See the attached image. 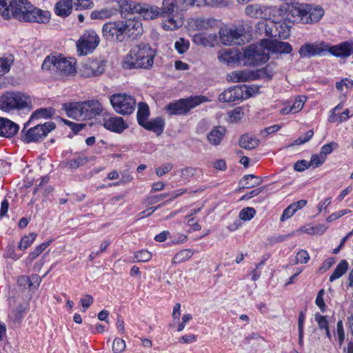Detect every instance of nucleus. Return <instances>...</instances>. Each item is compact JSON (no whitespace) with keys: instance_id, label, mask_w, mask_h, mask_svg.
Returning <instances> with one entry per match:
<instances>
[{"instance_id":"obj_1","label":"nucleus","mask_w":353,"mask_h":353,"mask_svg":"<svg viewBox=\"0 0 353 353\" xmlns=\"http://www.w3.org/2000/svg\"><path fill=\"white\" fill-rule=\"evenodd\" d=\"M154 52L149 44L140 43L131 48L123 61L125 69H147L153 64Z\"/></svg>"},{"instance_id":"obj_2","label":"nucleus","mask_w":353,"mask_h":353,"mask_svg":"<svg viewBox=\"0 0 353 353\" xmlns=\"http://www.w3.org/2000/svg\"><path fill=\"white\" fill-rule=\"evenodd\" d=\"M63 108L69 117L82 121L99 115L103 110L101 103L97 99L65 103Z\"/></svg>"},{"instance_id":"obj_3","label":"nucleus","mask_w":353,"mask_h":353,"mask_svg":"<svg viewBox=\"0 0 353 353\" xmlns=\"http://www.w3.org/2000/svg\"><path fill=\"white\" fill-rule=\"evenodd\" d=\"M31 104L30 97L21 92H6L0 97V109L6 112L30 108Z\"/></svg>"},{"instance_id":"obj_4","label":"nucleus","mask_w":353,"mask_h":353,"mask_svg":"<svg viewBox=\"0 0 353 353\" xmlns=\"http://www.w3.org/2000/svg\"><path fill=\"white\" fill-rule=\"evenodd\" d=\"M243 53H241L243 65L255 66L263 64L269 60L268 50L263 43V40L259 44L250 45L242 48Z\"/></svg>"},{"instance_id":"obj_5","label":"nucleus","mask_w":353,"mask_h":353,"mask_svg":"<svg viewBox=\"0 0 353 353\" xmlns=\"http://www.w3.org/2000/svg\"><path fill=\"white\" fill-rule=\"evenodd\" d=\"M207 101L208 99L204 96L191 97L170 103L165 108L170 115L185 114L191 109Z\"/></svg>"},{"instance_id":"obj_6","label":"nucleus","mask_w":353,"mask_h":353,"mask_svg":"<svg viewBox=\"0 0 353 353\" xmlns=\"http://www.w3.org/2000/svg\"><path fill=\"white\" fill-rule=\"evenodd\" d=\"M110 101L114 110L121 114H130L135 110V99L126 94H114L110 97Z\"/></svg>"},{"instance_id":"obj_7","label":"nucleus","mask_w":353,"mask_h":353,"mask_svg":"<svg viewBox=\"0 0 353 353\" xmlns=\"http://www.w3.org/2000/svg\"><path fill=\"white\" fill-rule=\"evenodd\" d=\"M291 23H289L285 18L283 21L275 22L271 20L261 21L259 26L264 28L266 35L271 37H279L282 39H287L289 36Z\"/></svg>"},{"instance_id":"obj_8","label":"nucleus","mask_w":353,"mask_h":353,"mask_svg":"<svg viewBox=\"0 0 353 353\" xmlns=\"http://www.w3.org/2000/svg\"><path fill=\"white\" fill-rule=\"evenodd\" d=\"M32 5L27 0H11L8 5V10L3 14L5 19L13 17L19 21H26L28 10Z\"/></svg>"},{"instance_id":"obj_9","label":"nucleus","mask_w":353,"mask_h":353,"mask_svg":"<svg viewBox=\"0 0 353 353\" xmlns=\"http://www.w3.org/2000/svg\"><path fill=\"white\" fill-rule=\"evenodd\" d=\"M100 38L94 30L85 31L77 42V52L80 55H87L99 46Z\"/></svg>"},{"instance_id":"obj_10","label":"nucleus","mask_w":353,"mask_h":353,"mask_svg":"<svg viewBox=\"0 0 353 353\" xmlns=\"http://www.w3.org/2000/svg\"><path fill=\"white\" fill-rule=\"evenodd\" d=\"M102 34L109 41L122 42L125 39L123 21H108L102 27Z\"/></svg>"},{"instance_id":"obj_11","label":"nucleus","mask_w":353,"mask_h":353,"mask_svg":"<svg viewBox=\"0 0 353 353\" xmlns=\"http://www.w3.org/2000/svg\"><path fill=\"white\" fill-rule=\"evenodd\" d=\"M245 85H235L230 87L223 91L219 96V101L223 103H230L241 100L243 98H248L252 96V90ZM254 92V90H252Z\"/></svg>"},{"instance_id":"obj_12","label":"nucleus","mask_w":353,"mask_h":353,"mask_svg":"<svg viewBox=\"0 0 353 353\" xmlns=\"http://www.w3.org/2000/svg\"><path fill=\"white\" fill-rule=\"evenodd\" d=\"M220 40L224 45L241 46L245 43V34L243 28H225L219 32Z\"/></svg>"},{"instance_id":"obj_13","label":"nucleus","mask_w":353,"mask_h":353,"mask_svg":"<svg viewBox=\"0 0 353 353\" xmlns=\"http://www.w3.org/2000/svg\"><path fill=\"white\" fill-rule=\"evenodd\" d=\"M55 124L52 122H46L43 124H38L29 129L25 134V140L27 142L38 141L45 137L48 132L54 130Z\"/></svg>"},{"instance_id":"obj_14","label":"nucleus","mask_w":353,"mask_h":353,"mask_svg":"<svg viewBox=\"0 0 353 353\" xmlns=\"http://www.w3.org/2000/svg\"><path fill=\"white\" fill-rule=\"evenodd\" d=\"M327 52V44L324 42L305 43L299 50L301 57H311L316 55H325Z\"/></svg>"},{"instance_id":"obj_15","label":"nucleus","mask_w":353,"mask_h":353,"mask_svg":"<svg viewBox=\"0 0 353 353\" xmlns=\"http://www.w3.org/2000/svg\"><path fill=\"white\" fill-rule=\"evenodd\" d=\"M307 4H296L289 6L288 10L285 12V20L289 23H294L299 21L305 23L306 9Z\"/></svg>"},{"instance_id":"obj_16","label":"nucleus","mask_w":353,"mask_h":353,"mask_svg":"<svg viewBox=\"0 0 353 353\" xmlns=\"http://www.w3.org/2000/svg\"><path fill=\"white\" fill-rule=\"evenodd\" d=\"M159 16L163 17L161 26L165 31H174L181 28L184 23L183 18L178 12L171 14H159Z\"/></svg>"},{"instance_id":"obj_17","label":"nucleus","mask_w":353,"mask_h":353,"mask_svg":"<svg viewBox=\"0 0 353 353\" xmlns=\"http://www.w3.org/2000/svg\"><path fill=\"white\" fill-rule=\"evenodd\" d=\"M54 68L60 74H73L76 72L75 61L73 59H68L63 57L62 55H57V61L54 63Z\"/></svg>"},{"instance_id":"obj_18","label":"nucleus","mask_w":353,"mask_h":353,"mask_svg":"<svg viewBox=\"0 0 353 353\" xmlns=\"http://www.w3.org/2000/svg\"><path fill=\"white\" fill-rule=\"evenodd\" d=\"M263 43L267 50H268V57L270 53L274 54H290L292 51V46L284 41L264 39Z\"/></svg>"},{"instance_id":"obj_19","label":"nucleus","mask_w":353,"mask_h":353,"mask_svg":"<svg viewBox=\"0 0 353 353\" xmlns=\"http://www.w3.org/2000/svg\"><path fill=\"white\" fill-rule=\"evenodd\" d=\"M123 21L125 39H137L142 34L143 27L140 21L131 19Z\"/></svg>"},{"instance_id":"obj_20","label":"nucleus","mask_w":353,"mask_h":353,"mask_svg":"<svg viewBox=\"0 0 353 353\" xmlns=\"http://www.w3.org/2000/svg\"><path fill=\"white\" fill-rule=\"evenodd\" d=\"M150 114L148 105L145 103H139L137 120L139 123L147 130H154V121H148Z\"/></svg>"},{"instance_id":"obj_21","label":"nucleus","mask_w":353,"mask_h":353,"mask_svg":"<svg viewBox=\"0 0 353 353\" xmlns=\"http://www.w3.org/2000/svg\"><path fill=\"white\" fill-rule=\"evenodd\" d=\"M103 126L108 130L121 133L128 128L123 118L120 117H109L103 120Z\"/></svg>"},{"instance_id":"obj_22","label":"nucleus","mask_w":353,"mask_h":353,"mask_svg":"<svg viewBox=\"0 0 353 353\" xmlns=\"http://www.w3.org/2000/svg\"><path fill=\"white\" fill-rule=\"evenodd\" d=\"M28 12V14L25 21L27 22L46 23L50 19V14L48 11L36 8L33 6L29 9Z\"/></svg>"},{"instance_id":"obj_23","label":"nucleus","mask_w":353,"mask_h":353,"mask_svg":"<svg viewBox=\"0 0 353 353\" xmlns=\"http://www.w3.org/2000/svg\"><path fill=\"white\" fill-rule=\"evenodd\" d=\"M103 72V67L97 61H90L84 63L80 69L81 74L85 77L97 76Z\"/></svg>"},{"instance_id":"obj_24","label":"nucleus","mask_w":353,"mask_h":353,"mask_svg":"<svg viewBox=\"0 0 353 353\" xmlns=\"http://www.w3.org/2000/svg\"><path fill=\"white\" fill-rule=\"evenodd\" d=\"M19 125L13 121L0 118V136L5 137H12L19 131Z\"/></svg>"},{"instance_id":"obj_25","label":"nucleus","mask_w":353,"mask_h":353,"mask_svg":"<svg viewBox=\"0 0 353 353\" xmlns=\"http://www.w3.org/2000/svg\"><path fill=\"white\" fill-rule=\"evenodd\" d=\"M193 42L198 46L203 47H213L217 41L216 34H196L192 39Z\"/></svg>"},{"instance_id":"obj_26","label":"nucleus","mask_w":353,"mask_h":353,"mask_svg":"<svg viewBox=\"0 0 353 353\" xmlns=\"http://www.w3.org/2000/svg\"><path fill=\"white\" fill-rule=\"evenodd\" d=\"M219 59L221 62L227 64L236 63L242 61L241 52L238 50H225L220 52Z\"/></svg>"},{"instance_id":"obj_27","label":"nucleus","mask_w":353,"mask_h":353,"mask_svg":"<svg viewBox=\"0 0 353 353\" xmlns=\"http://www.w3.org/2000/svg\"><path fill=\"white\" fill-rule=\"evenodd\" d=\"M255 75L248 70L234 71L227 75V80L232 82H243L254 80Z\"/></svg>"},{"instance_id":"obj_28","label":"nucleus","mask_w":353,"mask_h":353,"mask_svg":"<svg viewBox=\"0 0 353 353\" xmlns=\"http://www.w3.org/2000/svg\"><path fill=\"white\" fill-rule=\"evenodd\" d=\"M226 129L222 126L214 128L208 134V140L210 144L219 145L223 140Z\"/></svg>"},{"instance_id":"obj_29","label":"nucleus","mask_w":353,"mask_h":353,"mask_svg":"<svg viewBox=\"0 0 353 353\" xmlns=\"http://www.w3.org/2000/svg\"><path fill=\"white\" fill-rule=\"evenodd\" d=\"M308 8L306 9V15L305 23L316 22L323 17L324 12L321 8L313 7L312 5L307 4Z\"/></svg>"},{"instance_id":"obj_30","label":"nucleus","mask_w":353,"mask_h":353,"mask_svg":"<svg viewBox=\"0 0 353 353\" xmlns=\"http://www.w3.org/2000/svg\"><path fill=\"white\" fill-rule=\"evenodd\" d=\"M118 13V10L114 8H105L101 10H94L90 14L92 19L104 20L110 19Z\"/></svg>"},{"instance_id":"obj_31","label":"nucleus","mask_w":353,"mask_h":353,"mask_svg":"<svg viewBox=\"0 0 353 353\" xmlns=\"http://www.w3.org/2000/svg\"><path fill=\"white\" fill-rule=\"evenodd\" d=\"M239 143L242 148L252 150L258 147L259 140L252 134H245L239 139Z\"/></svg>"},{"instance_id":"obj_32","label":"nucleus","mask_w":353,"mask_h":353,"mask_svg":"<svg viewBox=\"0 0 353 353\" xmlns=\"http://www.w3.org/2000/svg\"><path fill=\"white\" fill-rule=\"evenodd\" d=\"M117 3L121 12L134 14L141 9L140 3L132 1L119 0Z\"/></svg>"},{"instance_id":"obj_33","label":"nucleus","mask_w":353,"mask_h":353,"mask_svg":"<svg viewBox=\"0 0 353 353\" xmlns=\"http://www.w3.org/2000/svg\"><path fill=\"white\" fill-rule=\"evenodd\" d=\"M175 9H176V0H163L162 7L159 10L156 9V17H159V14H175Z\"/></svg>"},{"instance_id":"obj_34","label":"nucleus","mask_w":353,"mask_h":353,"mask_svg":"<svg viewBox=\"0 0 353 353\" xmlns=\"http://www.w3.org/2000/svg\"><path fill=\"white\" fill-rule=\"evenodd\" d=\"M72 8L71 0H61L56 4L55 13L61 17H66L71 12Z\"/></svg>"},{"instance_id":"obj_35","label":"nucleus","mask_w":353,"mask_h":353,"mask_svg":"<svg viewBox=\"0 0 353 353\" xmlns=\"http://www.w3.org/2000/svg\"><path fill=\"white\" fill-rule=\"evenodd\" d=\"M265 7L259 4H252L248 6L245 9V14L252 18H262L264 14Z\"/></svg>"},{"instance_id":"obj_36","label":"nucleus","mask_w":353,"mask_h":353,"mask_svg":"<svg viewBox=\"0 0 353 353\" xmlns=\"http://www.w3.org/2000/svg\"><path fill=\"white\" fill-rule=\"evenodd\" d=\"M214 23L213 19L198 18L192 20L191 26L196 30H203L214 26Z\"/></svg>"},{"instance_id":"obj_37","label":"nucleus","mask_w":353,"mask_h":353,"mask_svg":"<svg viewBox=\"0 0 353 353\" xmlns=\"http://www.w3.org/2000/svg\"><path fill=\"white\" fill-rule=\"evenodd\" d=\"M240 183H243V188L249 189L260 185L262 179L254 174H247L241 179Z\"/></svg>"},{"instance_id":"obj_38","label":"nucleus","mask_w":353,"mask_h":353,"mask_svg":"<svg viewBox=\"0 0 353 353\" xmlns=\"http://www.w3.org/2000/svg\"><path fill=\"white\" fill-rule=\"evenodd\" d=\"M349 264L346 260H342L337 265L332 274L330 276V281H334L341 277L348 270Z\"/></svg>"},{"instance_id":"obj_39","label":"nucleus","mask_w":353,"mask_h":353,"mask_svg":"<svg viewBox=\"0 0 353 353\" xmlns=\"http://www.w3.org/2000/svg\"><path fill=\"white\" fill-rule=\"evenodd\" d=\"M54 114V110L52 108H39L35 110L31 115L30 121L38 119L50 118Z\"/></svg>"},{"instance_id":"obj_40","label":"nucleus","mask_w":353,"mask_h":353,"mask_svg":"<svg viewBox=\"0 0 353 353\" xmlns=\"http://www.w3.org/2000/svg\"><path fill=\"white\" fill-rule=\"evenodd\" d=\"M14 62V57L10 54L7 57H0V75H4L8 73L12 64Z\"/></svg>"},{"instance_id":"obj_41","label":"nucleus","mask_w":353,"mask_h":353,"mask_svg":"<svg viewBox=\"0 0 353 353\" xmlns=\"http://www.w3.org/2000/svg\"><path fill=\"white\" fill-rule=\"evenodd\" d=\"M25 313V307L22 305H19L16 308L11 310L9 314V318L14 323H19L21 321Z\"/></svg>"},{"instance_id":"obj_42","label":"nucleus","mask_w":353,"mask_h":353,"mask_svg":"<svg viewBox=\"0 0 353 353\" xmlns=\"http://www.w3.org/2000/svg\"><path fill=\"white\" fill-rule=\"evenodd\" d=\"M194 254V251L191 249H185L177 252L173 261L175 263H180L188 260Z\"/></svg>"},{"instance_id":"obj_43","label":"nucleus","mask_w":353,"mask_h":353,"mask_svg":"<svg viewBox=\"0 0 353 353\" xmlns=\"http://www.w3.org/2000/svg\"><path fill=\"white\" fill-rule=\"evenodd\" d=\"M37 236V234L34 232H32L28 235L24 236L21 238V241L18 245V248L21 250H26L34 241Z\"/></svg>"},{"instance_id":"obj_44","label":"nucleus","mask_w":353,"mask_h":353,"mask_svg":"<svg viewBox=\"0 0 353 353\" xmlns=\"http://www.w3.org/2000/svg\"><path fill=\"white\" fill-rule=\"evenodd\" d=\"M140 6L141 9L137 13L143 17V19L150 20L154 18V11L152 7L142 3H140Z\"/></svg>"},{"instance_id":"obj_45","label":"nucleus","mask_w":353,"mask_h":353,"mask_svg":"<svg viewBox=\"0 0 353 353\" xmlns=\"http://www.w3.org/2000/svg\"><path fill=\"white\" fill-rule=\"evenodd\" d=\"M334 334L336 335V336L337 338L339 347H342V345H343L345 339V334L343 321L341 320H340L337 322L336 330V332H334Z\"/></svg>"},{"instance_id":"obj_46","label":"nucleus","mask_w":353,"mask_h":353,"mask_svg":"<svg viewBox=\"0 0 353 353\" xmlns=\"http://www.w3.org/2000/svg\"><path fill=\"white\" fill-rule=\"evenodd\" d=\"M89 159L86 157L79 156L77 159H71L68 164L71 169H77L79 166L84 165L88 163Z\"/></svg>"},{"instance_id":"obj_47","label":"nucleus","mask_w":353,"mask_h":353,"mask_svg":"<svg viewBox=\"0 0 353 353\" xmlns=\"http://www.w3.org/2000/svg\"><path fill=\"white\" fill-rule=\"evenodd\" d=\"M190 47V42L183 38H180L174 43V48L179 54L185 53Z\"/></svg>"},{"instance_id":"obj_48","label":"nucleus","mask_w":353,"mask_h":353,"mask_svg":"<svg viewBox=\"0 0 353 353\" xmlns=\"http://www.w3.org/2000/svg\"><path fill=\"white\" fill-rule=\"evenodd\" d=\"M255 214L256 210L253 208L247 207L240 211L239 216L243 221H250Z\"/></svg>"},{"instance_id":"obj_49","label":"nucleus","mask_w":353,"mask_h":353,"mask_svg":"<svg viewBox=\"0 0 353 353\" xmlns=\"http://www.w3.org/2000/svg\"><path fill=\"white\" fill-rule=\"evenodd\" d=\"M152 256V254L146 250H141L134 253L136 262H146L149 261Z\"/></svg>"},{"instance_id":"obj_50","label":"nucleus","mask_w":353,"mask_h":353,"mask_svg":"<svg viewBox=\"0 0 353 353\" xmlns=\"http://www.w3.org/2000/svg\"><path fill=\"white\" fill-rule=\"evenodd\" d=\"M50 241L45 242L37 246L34 250L29 254V259L32 261L39 256L50 245Z\"/></svg>"},{"instance_id":"obj_51","label":"nucleus","mask_w":353,"mask_h":353,"mask_svg":"<svg viewBox=\"0 0 353 353\" xmlns=\"http://www.w3.org/2000/svg\"><path fill=\"white\" fill-rule=\"evenodd\" d=\"M126 347L125 342L120 338H115L112 343L114 353H122Z\"/></svg>"},{"instance_id":"obj_52","label":"nucleus","mask_w":353,"mask_h":353,"mask_svg":"<svg viewBox=\"0 0 353 353\" xmlns=\"http://www.w3.org/2000/svg\"><path fill=\"white\" fill-rule=\"evenodd\" d=\"M314 319L316 321L320 330H325L329 327L327 316H323L319 313L315 314Z\"/></svg>"},{"instance_id":"obj_53","label":"nucleus","mask_w":353,"mask_h":353,"mask_svg":"<svg viewBox=\"0 0 353 353\" xmlns=\"http://www.w3.org/2000/svg\"><path fill=\"white\" fill-rule=\"evenodd\" d=\"M353 116V112L351 113V111L349 109H345L339 117L337 119H334V115H330L328 121L331 123L335 122L336 121H338L339 122L341 123L343 121H345L347 120L350 117Z\"/></svg>"},{"instance_id":"obj_54","label":"nucleus","mask_w":353,"mask_h":353,"mask_svg":"<svg viewBox=\"0 0 353 353\" xmlns=\"http://www.w3.org/2000/svg\"><path fill=\"white\" fill-rule=\"evenodd\" d=\"M243 117V112L241 108H237L232 110L229 114V122L235 123L241 120Z\"/></svg>"},{"instance_id":"obj_55","label":"nucleus","mask_w":353,"mask_h":353,"mask_svg":"<svg viewBox=\"0 0 353 353\" xmlns=\"http://www.w3.org/2000/svg\"><path fill=\"white\" fill-rule=\"evenodd\" d=\"M309 259L310 256L308 252L305 250H301L298 252L294 263H306Z\"/></svg>"},{"instance_id":"obj_56","label":"nucleus","mask_w":353,"mask_h":353,"mask_svg":"<svg viewBox=\"0 0 353 353\" xmlns=\"http://www.w3.org/2000/svg\"><path fill=\"white\" fill-rule=\"evenodd\" d=\"M57 61V55L48 56L43 61L42 69L44 70H51L52 67L54 68V63Z\"/></svg>"},{"instance_id":"obj_57","label":"nucleus","mask_w":353,"mask_h":353,"mask_svg":"<svg viewBox=\"0 0 353 353\" xmlns=\"http://www.w3.org/2000/svg\"><path fill=\"white\" fill-rule=\"evenodd\" d=\"M325 161V157L319 154H314L311 157V160L309 162L310 166L313 168H317L322 165Z\"/></svg>"},{"instance_id":"obj_58","label":"nucleus","mask_w":353,"mask_h":353,"mask_svg":"<svg viewBox=\"0 0 353 353\" xmlns=\"http://www.w3.org/2000/svg\"><path fill=\"white\" fill-rule=\"evenodd\" d=\"M337 147L338 144L335 142H331L325 144L321 147L320 154L326 158V155L330 154L332 150Z\"/></svg>"},{"instance_id":"obj_59","label":"nucleus","mask_w":353,"mask_h":353,"mask_svg":"<svg viewBox=\"0 0 353 353\" xmlns=\"http://www.w3.org/2000/svg\"><path fill=\"white\" fill-rule=\"evenodd\" d=\"M327 228V227L326 225L321 224L315 227H312L310 229L305 230L304 231L308 234L321 235L326 231Z\"/></svg>"},{"instance_id":"obj_60","label":"nucleus","mask_w":353,"mask_h":353,"mask_svg":"<svg viewBox=\"0 0 353 353\" xmlns=\"http://www.w3.org/2000/svg\"><path fill=\"white\" fill-rule=\"evenodd\" d=\"M172 169V165L170 163L163 164L161 166L156 168V175L162 176L169 172Z\"/></svg>"},{"instance_id":"obj_61","label":"nucleus","mask_w":353,"mask_h":353,"mask_svg":"<svg viewBox=\"0 0 353 353\" xmlns=\"http://www.w3.org/2000/svg\"><path fill=\"white\" fill-rule=\"evenodd\" d=\"M306 98L305 97H299L297 98L292 105V110H294V113L299 112L303 107L304 103L305 102Z\"/></svg>"},{"instance_id":"obj_62","label":"nucleus","mask_w":353,"mask_h":353,"mask_svg":"<svg viewBox=\"0 0 353 353\" xmlns=\"http://www.w3.org/2000/svg\"><path fill=\"white\" fill-rule=\"evenodd\" d=\"M314 135L313 130H310L307 131L303 136L299 137L295 140L294 143L296 145H301L307 142Z\"/></svg>"},{"instance_id":"obj_63","label":"nucleus","mask_w":353,"mask_h":353,"mask_svg":"<svg viewBox=\"0 0 353 353\" xmlns=\"http://www.w3.org/2000/svg\"><path fill=\"white\" fill-rule=\"evenodd\" d=\"M80 302L85 312L92 304L93 298L91 295L86 294L81 299Z\"/></svg>"},{"instance_id":"obj_64","label":"nucleus","mask_w":353,"mask_h":353,"mask_svg":"<svg viewBox=\"0 0 353 353\" xmlns=\"http://www.w3.org/2000/svg\"><path fill=\"white\" fill-rule=\"evenodd\" d=\"M310 166L309 162L305 160H301L294 163V169L298 172H303Z\"/></svg>"}]
</instances>
